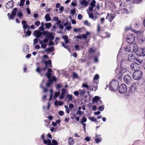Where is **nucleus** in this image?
<instances>
[{
	"label": "nucleus",
	"instance_id": "nucleus-1",
	"mask_svg": "<svg viewBox=\"0 0 145 145\" xmlns=\"http://www.w3.org/2000/svg\"><path fill=\"white\" fill-rule=\"evenodd\" d=\"M124 49L126 52H134L138 50V47L136 44L132 43L124 48Z\"/></svg>",
	"mask_w": 145,
	"mask_h": 145
},
{
	"label": "nucleus",
	"instance_id": "nucleus-2",
	"mask_svg": "<svg viewBox=\"0 0 145 145\" xmlns=\"http://www.w3.org/2000/svg\"><path fill=\"white\" fill-rule=\"evenodd\" d=\"M142 75L143 72L141 71H136L133 74V78L135 80H139L142 78Z\"/></svg>",
	"mask_w": 145,
	"mask_h": 145
},
{
	"label": "nucleus",
	"instance_id": "nucleus-3",
	"mask_svg": "<svg viewBox=\"0 0 145 145\" xmlns=\"http://www.w3.org/2000/svg\"><path fill=\"white\" fill-rule=\"evenodd\" d=\"M118 81L115 80H113L110 83V88L112 91H116L118 89Z\"/></svg>",
	"mask_w": 145,
	"mask_h": 145
},
{
	"label": "nucleus",
	"instance_id": "nucleus-4",
	"mask_svg": "<svg viewBox=\"0 0 145 145\" xmlns=\"http://www.w3.org/2000/svg\"><path fill=\"white\" fill-rule=\"evenodd\" d=\"M127 86L124 84H122L120 85L118 88L119 91L121 93H125L127 92Z\"/></svg>",
	"mask_w": 145,
	"mask_h": 145
},
{
	"label": "nucleus",
	"instance_id": "nucleus-5",
	"mask_svg": "<svg viewBox=\"0 0 145 145\" xmlns=\"http://www.w3.org/2000/svg\"><path fill=\"white\" fill-rule=\"evenodd\" d=\"M135 40V36L134 34H130L128 35L127 37V42L129 44L132 43Z\"/></svg>",
	"mask_w": 145,
	"mask_h": 145
},
{
	"label": "nucleus",
	"instance_id": "nucleus-6",
	"mask_svg": "<svg viewBox=\"0 0 145 145\" xmlns=\"http://www.w3.org/2000/svg\"><path fill=\"white\" fill-rule=\"evenodd\" d=\"M130 66L132 70L135 71L138 70L140 69V64L136 62H133L131 64Z\"/></svg>",
	"mask_w": 145,
	"mask_h": 145
},
{
	"label": "nucleus",
	"instance_id": "nucleus-7",
	"mask_svg": "<svg viewBox=\"0 0 145 145\" xmlns=\"http://www.w3.org/2000/svg\"><path fill=\"white\" fill-rule=\"evenodd\" d=\"M124 80L125 82L128 85H130L132 82V79L130 76L128 74L124 76Z\"/></svg>",
	"mask_w": 145,
	"mask_h": 145
},
{
	"label": "nucleus",
	"instance_id": "nucleus-8",
	"mask_svg": "<svg viewBox=\"0 0 145 145\" xmlns=\"http://www.w3.org/2000/svg\"><path fill=\"white\" fill-rule=\"evenodd\" d=\"M136 55L135 54H130L128 57V61L130 62H133L137 60Z\"/></svg>",
	"mask_w": 145,
	"mask_h": 145
},
{
	"label": "nucleus",
	"instance_id": "nucleus-9",
	"mask_svg": "<svg viewBox=\"0 0 145 145\" xmlns=\"http://www.w3.org/2000/svg\"><path fill=\"white\" fill-rule=\"evenodd\" d=\"M61 92L60 95L59 96V98L60 99H63L65 96V94L68 93L67 92L66 90L64 88H62L61 90Z\"/></svg>",
	"mask_w": 145,
	"mask_h": 145
},
{
	"label": "nucleus",
	"instance_id": "nucleus-10",
	"mask_svg": "<svg viewBox=\"0 0 145 145\" xmlns=\"http://www.w3.org/2000/svg\"><path fill=\"white\" fill-rule=\"evenodd\" d=\"M33 34L34 36L38 39L42 35V33L39 30H37L34 32Z\"/></svg>",
	"mask_w": 145,
	"mask_h": 145
},
{
	"label": "nucleus",
	"instance_id": "nucleus-11",
	"mask_svg": "<svg viewBox=\"0 0 145 145\" xmlns=\"http://www.w3.org/2000/svg\"><path fill=\"white\" fill-rule=\"evenodd\" d=\"M115 17V15L114 14L108 13L106 19H108L110 22H111Z\"/></svg>",
	"mask_w": 145,
	"mask_h": 145
},
{
	"label": "nucleus",
	"instance_id": "nucleus-12",
	"mask_svg": "<svg viewBox=\"0 0 145 145\" xmlns=\"http://www.w3.org/2000/svg\"><path fill=\"white\" fill-rule=\"evenodd\" d=\"M14 5L13 1V0H11L9 1L6 4L5 7L9 9L10 8H12Z\"/></svg>",
	"mask_w": 145,
	"mask_h": 145
},
{
	"label": "nucleus",
	"instance_id": "nucleus-13",
	"mask_svg": "<svg viewBox=\"0 0 145 145\" xmlns=\"http://www.w3.org/2000/svg\"><path fill=\"white\" fill-rule=\"evenodd\" d=\"M138 84L136 83H133V84L130 87L131 92V93H133V92L135 91L136 89L137 85Z\"/></svg>",
	"mask_w": 145,
	"mask_h": 145
},
{
	"label": "nucleus",
	"instance_id": "nucleus-14",
	"mask_svg": "<svg viewBox=\"0 0 145 145\" xmlns=\"http://www.w3.org/2000/svg\"><path fill=\"white\" fill-rule=\"evenodd\" d=\"M46 38H48V40L49 39L50 40H53L54 39V37L52 33L49 32L47 36H46Z\"/></svg>",
	"mask_w": 145,
	"mask_h": 145
},
{
	"label": "nucleus",
	"instance_id": "nucleus-15",
	"mask_svg": "<svg viewBox=\"0 0 145 145\" xmlns=\"http://www.w3.org/2000/svg\"><path fill=\"white\" fill-rule=\"evenodd\" d=\"M80 4L81 5L85 7H87L88 3L86 0H80Z\"/></svg>",
	"mask_w": 145,
	"mask_h": 145
},
{
	"label": "nucleus",
	"instance_id": "nucleus-16",
	"mask_svg": "<svg viewBox=\"0 0 145 145\" xmlns=\"http://www.w3.org/2000/svg\"><path fill=\"white\" fill-rule=\"evenodd\" d=\"M139 56H145V48H142L139 51Z\"/></svg>",
	"mask_w": 145,
	"mask_h": 145
},
{
	"label": "nucleus",
	"instance_id": "nucleus-17",
	"mask_svg": "<svg viewBox=\"0 0 145 145\" xmlns=\"http://www.w3.org/2000/svg\"><path fill=\"white\" fill-rule=\"evenodd\" d=\"M51 140H50V142L48 143V145H57L58 144L57 142L55 140H52V142L53 144H51Z\"/></svg>",
	"mask_w": 145,
	"mask_h": 145
},
{
	"label": "nucleus",
	"instance_id": "nucleus-18",
	"mask_svg": "<svg viewBox=\"0 0 145 145\" xmlns=\"http://www.w3.org/2000/svg\"><path fill=\"white\" fill-rule=\"evenodd\" d=\"M54 47H50L46 48L45 50V52L47 53H49L51 52H52L54 50Z\"/></svg>",
	"mask_w": 145,
	"mask_h": 145
},
{
	"label": "nucleus",
	"instance_id": "nucleus-19",
	"mask_svg": "<svg viewBox=\"0 0 145 145\" xmlns=\"http://www.w3.org/2000/svg\"><path fill=\"white\" fill-rule=\"evenodd\" d=\"M82 87L84 88H86L88 90H90L91 88V86H89L88 85L85 83H83L82 86Z\"/></svg>",
	"mask_w": 145,
	"mask_h": 145
},
{
	"label": "nucleus",
	"instance_id": "nucleus-20",
	"mask_svg": "<svg viewBox=\"0 0 145 145\" xmlns=\"http://www.w3.org/2000/svg\"><path fill=\"white\" fill-rule=\"evenodd\" d=\"M44 63L45 64V65L50 67L52 65L51 61L50 60H48L47 61H45Z\"/></svg>",
	"mask_w": 145,
	"mask_h": 145
},
{
	"label": "nucleus",
	"instance_id": "nucleus-21",
	"mask_svg": "<svg viewBox=\"0 0 145 145\" xmlns=\"http://www.w3.org/2000/svg\"><path fill=\"white\" fill-rule=\"evenodd\" d=\"M99 96H95L92 99L93 103H96L99 99Z\"/></svg>",
	"mask_w": 145,
	"mask_h": 145
},
{
	"label": "nucleus",
	"instance_id": "nucleus-22",
	"mask_svg": "<svg viewBox=\"0 0 145 145\" xmlns=\"http://www.w3.org/2000/svg\"><path fill=\"white\" fill-rule=\"evenodd\" d=\"M68 142L70 144L72 145L74 143L73 139L71 137H69L68 139Z\"/></svg>",
	"mask_w": 145,
	"mask_h": 145
},
{
	"label": "nucleus",
	"instance_id": "nucleus-23",
	"mask_svg": "<svg viewBox=\"0 0 145 145\" xmlns=\"http://www.w3.org/2000/svg\"><path fill=\"white\" fill-rule=\"evenodd\" d=\"M28 46L27 45H25L24 46V51L25 53L28 52L29 51V49L28 48Z\"/></svg>",
	"mask_w": 145,
	"mask_h": 145
},
{
	"label": "nucleus",
	"instance_id": "nucleus-24",
	"mask_svg": "<svg viewBox=\"0 0 145 145\" xmlns=\"http://www.w3.org/2000/svg\"><path fill=\"white\" fill-rule=\"evenodd\" d=\"M45 18L46 21H50L51 20V18L50 17L49 15L48 14H47L45 15Z\"/></svg>",
	"mask_w": 145,
	"mask_h": 145
},
{
	"label": "nucleus",
	"instance_id": "nucleus-25",
	"mask_svg": "<svg viewBox=\"0 0 145 145\" xmlns=\"http://www.w3.org/2000/svg\"><path fill=\"white\" fill-rule=\"evenodd\" d=\"M24 33H26V35L25 36V37H26L27 35L28 36H30L31 34V31H29V29H28V31L27 32H26L25 30H24Z\"/></svg>",
	"mask_w": 145,
	"mask_h": 145
},
{
	"label": "nucleus",
	"instance_id": "nucleus-26",
	"mask_svg": "<svg viewBox=\"0 0 145 145\" xmlns=\"http://www.w3.org/2000/svg\"><path fill=\"white\" fill-rule=\"evenodd\" d=\"M89 16L90 18L93 19L94 20H96L97 18L96 16L94 17L93 14L92 13L89 14Z\"/></svg>",
	"mask_w": 145,
	"mask_h": 145
},
{
	"label": "nucleus",
	"instance_id": "nucleus-27",
	"mask_svg": "<svg viewBox=\"0 0 145 145\" xmlns=\"http://www.w3.org/2000/svg\"><path fill=\"white\" fill-rule=\"evenodd\" d=\"M79 93L80 95H82L86 93V91L85 89L80 90H79Z\"/></svg>",
	"mask_w": 145,
	"mask_h": 145
},
{
	"label": "nucleus",
	"instance_id": "nucleus-28",
	"mask_svg": "<svg viewBox=\"0 0 145 145\" xmlns=\"http://www.w3.org/2000/svg\"><path fill=\"white\" fill-rule=\"evenodd\" d=\"M52 25L50 23H46L45 24L46 28L47 29H49L51 27Z\"/></svg>",
	"mask_w": 145,
	"mask_h": 145
},
{
	"label": "nucleus",
	"instance_id": "nucleus-29",
	"mask_svg": "<svg viewBox=\"0 0 145 145\" xmlns=\"http://www.w3.org/2000/svg\"><path fill=\"white\" fill-rule=\"evenodd\" d=\"M60 94V92H57L55 93V94L54 96V98L56 99L57 97L59 96Z\"/></svg>",
	"mask_w": 145,
	"mask_h": 145
},
{
	"label": "nucleus",
	"instance_id": "nucleus-30",
	"mask_svg": "<svg viewBox=\"0 0 145 145\" xmlns=\"http://www.w3.org/2000/svg\"><path fill=\"white\" fill-rule=\"evenodd\" d=\"M96 3L95 1V0H93L91 3L90 4V5L91 6V7H95V4Z\"/></svg>",
	"mask_w": 145,
	"mask_h": 145
},
{
	"label": "nucleus",
	"instance_id": "nucleus-31",
	"mask_svg": "<svg viewBox=\"0 0 145 145\" xmlns=\"http://www.w3.org/2000/svg\"><path fill=\"white\" fill-rule=\"evenodd\" d=\"M65 108L66 112L67 114H69L71 110L70 109H69L68 106L67 105H65Z\"/></svg>",
	"mask_w": 145,
	"mask_h": 145
},
{
	"label": "nucleus",
	"instance_id": "nucleus-32",
	"mask_svg": "<svg viewBox=\"0 0 145 145\" xmlns=\"http://www.w3.org/2000/svg\"><path fill=\"white\" fill-rule=\"evenodd\" d=\"M66 97L69 98V101H72V95H71L69 94V93H68V95H66Z\"/></svg>",
	"mask_w": 145,
	"mask_h": 145
},
{
	"label": "nucleus",
	"instance_id": "nucleus-33",
	"mask_svg": "<svg viewBox=\"0 0 145 145\" xmlns=\"http://www.w3.org/2000/svg\"><path fill=\"white\" fill-rule=\"evenodd\" d=\"M40 88L43 89V91L45 92H46L47 91V88H44L42 85V84H41L40 85Z\"/></svg>",
	"mask_w": 145,
	"mask_h": 145
},
{
	"label": "nucleus",
	"instance_id": "nucleus-34",
	"mask_svg": "<svg viewBox=\"0 0 145 145\" xmlns=\"http://www.w3.org/2000/svg\"><path fill=\"white\" fill-rule=\"evenodd\" d=\"M45 75L46 76L48 79L51 78L52 75L51 73L47 72L46 74Z\"/></svg>",
	"mask_w": 145,
	"mask_h": 145
},
{
	"label": "nucleus",
	"instance_id": "nucleus-35",
	"mask_svg": "<svg viewBox=\"0 0 145 145\" xmlns=\"http://www.w3.org/2000/svg\"><path fill=\"white\" fill-rule=\"evenodd\" d=\"M95 51V49L93 48H90L89 50V51L90 53H93Z\"/></svg>",
	"mask_w": 145,
	"mask_h": 145
},
{
	"label": "nucleus",
	"instance_id": "nucleus-36",
	"mask_svg": "<svg viewBox=\"0 0 145 145\" xmlns=\"http://www.w3.org/2000/svg\"><path fill=\"white\" fill-rule=\"evenodd\" d=\"M90 119L91 121H95V122L97 121V119L96 118H95V117L94 116H92V117H91L90 118Z\"/></svg>",
	"mask_w": 145,
	"mask_h": 145
},
{
	"label": "nucleus",
	"instance_id": "nucleus-37",
	"mask_svg": "<svg viewBox=\"0 0 145 145\" xmlns=\"http://www.w3.org/2000/svg\"><path fill=\"white\" fill-rule=\"evenodd\" d=\"M78 77L77 74L75 72H74L73 75V79H76Z\"/></svg>",
	"mask_w": 145,
	"mask_h": 145
},
{
	"label": "nucleus",
	"instance_id": "nucleus-38",
	"mask_svg": "<svg viewBox=\"0 0 145 145\" xmlns=\"http://www.w3.org/2000/svg\"><path fill=\"white\" fill-rule=\"evenodd\" d=\"M87 119L86 118L84 117L81 120V121L80 122L81 123H84V122H86V121Z\"/></svg>",
	"mask_w": 145,
	"mask_h": 145
},
{
	"label": "nucleus",
	"instance_id": "nucleus-39",
	"mask_svg": "<svg viewBox=\"0 0 145 145\" xmlns=\"http://www.w3.org/2000/svg\"><path fill=\"white\" fill-rule=\"evenodd\" d=\"M20 2L19 4V5L20 6H23L24 4V2L25 1V0H20Z\"/></svg>",
	"mask_w": 145,
	"mask_h": 145
},
{
	"label": "nucleus",
	"instance_id": "nucleus-40",
	"mask_svg": "<svg viewBox=\"0 0 145 145\" xmlns=\"http://www.w3.org/2000/svg\"><path fill=\"white\" fill-rule=\"evenodd\" d=\"M84 24L88 26H90L91 24L90 23H89L88 21L87 20H85L84 22Z\"/></svg>",
	"mask_w": 145,
	"mask_h": 145
},
{
	"label": "nucleus",
	"instance_id": "nucleus-41",
	"mask_svg": "<svg viewBox=\"0 0 145 145\" xmlns=\"http://www.w3.org/2000/svg\"><path fill=\"white\" fill-rule=\"evenodd\" d=\"M104 106L103 105L100 106L99 108V110L100 111H102L104 109Z\"/></svg>",
	"mask_w": 145,
	"mask_h": 145
},
{
	"label": "nucleus",
	"instance_id": "nucleus-42",
	"mask_svg": "<svg viewBox=\"0 0 145 145\" xmlns=\"http://www.w3.org/2000/svg\"><path fill=\"white\" fill-rule=\"evenodd\" d=\"M76 12V11L75 9L71 10L70 12V13L72 15L75 14Z\"/></svg>",
	"mask_w": 145,
	"mask_h": 145
},
{
	"label": "nucleus",
	"instance_id": "nucleus-43",
	"mask_svg": "<svg viewBox=\"0 0 145 145\" xmlns=\"http://www.w3.org/2000/svg\"><path fill=\"white\" fill-rule=\"evenodd\" d=\"M41 48L43 49H45L46 48L47 46V44H46L43 43L41 45Z\"/></svg>",
	"mask_w": 145,
	"mask_h": 145
},
{
	"label": "nucleus",
	"instance_id": "nucleus-44",
	"mask_svg": "<svg viewBox=\"0 0 145 145\" xmlns=\"http://www.w3.org/2000/svg\"><path fill=\"white\" fill-rule=\"evenodd\" d=\"M38 39L37 38H35L33 40V44L35 45L36 44H37L38 42Z\"/></svg>",
	"mask_w": 145,
	"mask_h": 145
},
{
	"label": "nucleus",
	"instance_id": "nucleus-45",
	"mask_svg": "<svg viewBox=\"0 0 145 145\" xmlns=\"http://www.w3.org/2000/svg\"><path fill=\"white\" fill-rule=\"evenodd\" d=\"M122 11L123 13H126V14H128L129 12L127 9H126L125 8L123 9Z\"/></svg>",
	"mask_w": 145,
	"mask_h": 145
},
{
	"label": "nucleus",
	"instance_id": "nucleus-46",
	"mask_svg": "<svg viewBox=\"0 0 145 145\" xmlns=\"http://www.w3.org/2000/svg\"><path fill=\"white\" fill-rule=\"evenodd\" d=\"M23 27L24 29H26L27 28H28V29H29L30 28L29 26L27 24L23 25Z\"/></svg>",
	"mask_w": 145,
	"mask_h": 145
},
{
	"label": "nucleus",
	"instance_id": "nucleus-47",
	"mask_svg": "<svg viewBox=\"0 0 145 145\" xmlns=\"http://www.w3.org/2000/svg\"><path fill=\"white\" fill-rule=\"evenodd\" d=\"M48 38H47L44 39L42 40L43 43H44V44L45 43H47V42H48Z\"/></svg>",
	"mask_w": 145,
	"mask_h": 145
},
{
	"label": "nucleus",
	"instance_id": "nucleus-48",
	"mask_svg": "<svg viewBox=\"0 0 145 145\" xmlns=\"http://www.w3.org/2000/svg\"><path fill=\"white\" fill-rule=\"evenodd\" d=\"M43 31V33H42V35H46V36H47V35L48 34V33L49 32L47 31H45L44 30V31Z\"/></svg>",
	"mask_w": 145,
	"mask_h": 145
},
{
	"label": "nucleus",
	"instance_id": "nucleus-49",
	"mask_svg": "<svg viewBox=\"0 0 145 145\" xmlns=\"http://www.w3.org/2000/svg\"><path fill=\"white\" fill-rule=\"evenodd\" d=\"M78 18L79 20H81L82 19V16L81 14H79L78 15Z\"/></svg>",
	"mask_w": 145,
	"mask_h": 145
},
{
	"label": "nucleus",
	"instance_id": "nucleus-50",
	"mask_svg": "<svg viewBox=\"0 0 145 145\" xmlns=\"http://www.w3.org/2000/svg\"><path fill=\"white\" fill-rule=\"evenodd\" d=\"M101 139L97 138L95 139V141L97 143H98L101 141Z\"/></svg>",
	"mask_w": 145,
	"mask_h": 145
},
{
	"label": "nucleus",
	"instance_id": "nucleus-51",
	"mask_svg": "<svg viewBox=\"0 0 145 145\" xmlns=\"http://www.w3.org/2000/svg\"><path fill=\"white\" fill-rule=\"evenodd\" d=\"M99 78V76L97 74L95 75L93 78V79L94 80H97Z\"/></svg>",
	"mask_w": 145,
	"mask_h": 145
},
{
	"label": "nucleus",
	"instance_id": "nucleus-52",
	"mask_svg": "<svg viewBox=\"0 0 145 145\" xmlns=\"http://www.w3.org/2000/svg\"><path fill=\"white\" fill-rule=\"evenodd\" d=\"M79 92H78V91H75L74 92V94L76 96H77L78 95H79Z\"/></svg>",
	"mask_w": 145,
	"mask_h": 145
},
{
	"label": "nucleus",
	"instance_id": "nucleus-53",
	"mask_svg": "<svg viewBox=\"0 0 145 145\" xmlns=\"http://www.w3.org/2000/svg\"><path fill=\"white\" fill-rule=\"evenodd\" d=\"M69 106L70 108V110H71L74 107V105L72 104L71 103L69 105Z\"/></svg>",
	"mask_w": 145,
	"mask_h": 145
},
{
	"label": "nucleus",
	"instance_id": "nucleus-54",
	"mask_svg": "<svg viewBox=\"0 0 145 145\" xmlns=\"http://www.w3.org/2000/svg\"><path fill=\"white\" fill-rule=\"evenodd\" d=\"M51 79L52 80L53 82H56L57 80L56 78L54 77H53Z\"/></svg>",
	"mask_w": 145,
	"mask_h": 145
},
{
	"label": "nucleus",
	"instance_id": "nucleus-55",
	"mask_svg": "<svg viewBox=\"0 0 145 145\" xmlns=\"http://www.w3.org/2000/svg\"><path fill=\"white\" fill-rule=\"evenodd\" d=\"M77 114H79L80 115V116H81V115L83 113L82 111H80V110H79L77 111L76 112Z\"/></svg>",
	"mask_w": 145,
	"mask_h": 145
},
{
	"label": "nucleus",
	"instance_id": "nucleus-56",
	"mask_svg": "<svg viewBox=\"0 0 145 145\" xmlns=\"http://www.w3.org/2000/svg\"><path fill=\"white\" fill-rule=\"evenodd\" d=\"M74 32L76 33L77 32V31H80V28H78V29H76L74 28L73 29Z\"/></svg>",
	"mask_w": 145,
	"mask_h": 145
},
{
	"label": "nucleus",
	"instance_id": "nucleus-57",
	"mask_svg": "<svg viewBox=\"0 0 145 145\" xmlns=\"http://www.w3.org/2000/svg\"><path fill=\"white\" fill-rule=\"evenodd\" d=\"M48 83L51 85L53 83V82L51 78L48 79Z\"/></svg>",
	"mask_w": 145,
	"mask_h": 145
},
{
	"label": "nucleus",
	"instance_id": "nucleus-58",
	"mask_svg": "<svg viewBox=\"0 0 145 145\" xmlns=\"http://www.w3.org/2000/svg\"><path fill=\"white\" fill-rule=\"evenodd\" d=\"M54 43L52 41L50 40L49 42L48 45L49 46H50L51 45H54Z\"/></svg>",
	"mask_w": 145,
	"mask_h": 145
},
{
	"label": "nucleus",
	"instance_id": "nucleus-59",
	"mask_svg": "<svg viewBox=\"0 0 145 145\" xmlns=\"http://www.w3.org/2000/svg\"><path fill=\"white\" fill-rule=\"evenodd\" d=\"M68 37L67 35H64L63 36V38L64 40H66L68 39Z\"/></svg>",
	"mask_w": 145,
	"mask_h": 145
},
{
	"label": "nucleus",
	"instance_id": "nucleus-60",
	"mask_svg": "<svg viewBox=\"0 0 145 145\" xmlns=\"http://www.w3.org/2000/svg\"><path fill=\"white\" fill-rule=\"evenodd\" d=\"M26 10L28 14L29 15L30 14H31V11L29 8H27Z\"/></svg>",
	"mask_w": 145,
	"mask_h": 145
},
{
	"label": "nucleus",
	"instance_id": "nucleus-61",
	"mask_svg": "<svg viewBox=\"0 0 145 145\" xmlns=\"http://www.w3.org/2000/svg\"><path fill=\"white\" fill-rule=\"evenodd\" d=\"M23 14L21 12H20L18 13V15L19 17H22Z\"/></svg>",
	"mask_w": 145,
	"mask_h": 145
},
{
	"label": "nucleus",
	"instance_id": "nucleus-62",
	"mask_svg": "<svg viewBox=\"0 0 145 145\" xmlns=\"http://www.w3.org/2000/svg\"><path fill=\"white\" fill-rule=\"evenodd\" d=\"M40 24V22L39 21H37L35 23V24L37 26H38Z\"/></svg>",
	"mask_w": 145,
	"mask_h": 145
},
{
	"label": "nucleus",
	"instance_id": "nucleus-63",
	"mask_svg": "<svg viewBox=\"0 0 145 145\" xmlns=\"http://www.w3.org/2000/svg\"><path fill=\"white\" fill-rule=\"evenodd\" d=\"M82 37L84 39H86L87 38V36L86 35L82 34Z\"/></svg>",
	"mask_w": 145,
	"mask_h": 145
},
{
	"label": "nucleus",
	"instance_id": "nucleus-64",
	"mask_svg": "<svg viewBox=\"0 0 145 145\" xmlns=\"http://www.w3.org/2000/svg\"><path fill=\"white\" fill-rule=\"evenodd\" d=\"M75 48L76 50H79L80 49L79 48V46L78 45H76L75 46Z\"/></svg>",
	"mask_w": 145,
	"mask_h": 145
}]
</instances>
